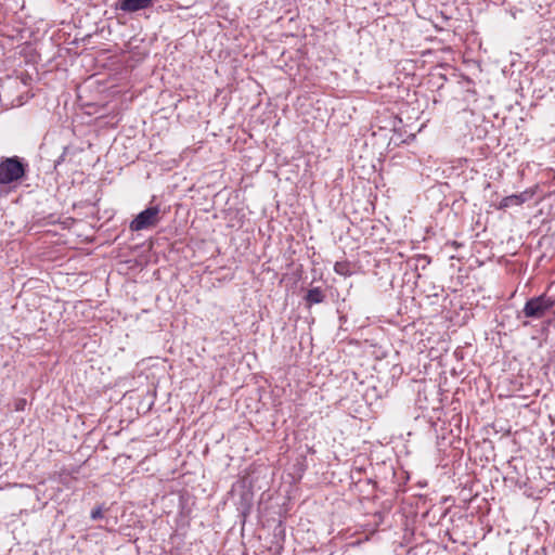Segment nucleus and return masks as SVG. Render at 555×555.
Listing matches in <instances>:
<instances>
[{
	"mask_svg": "<svg viewBox=\"0 0 555 555\" xmlns=\"http://www.w3.org/2000/svg\"><path fill=\"white\" fill-rule=\"evenodd\" d=\"M334 271L343 276L351 275L350 264L347 261H337L334 264Z\"/></svg>",
	"mask_w": 555,
	"mask_h": 555,
	"instance_id": "obj_7",
	"label": "nucleus"
},
{
	"mask_svg": "<svg viewBox=\"0 0 555 555\" xmlns=\"http://www.w3.org/2000/svg\"><path fill=\"white\" fill-rule=\"evenodd\" d=\"M26 172V165L14 157H7L0 160V184H11L21 180Z\"/></svg>",
	"mask_w": 555,
	"mask_h": 555,
	"instance_id": "obj_1",
	"label": "nucleus"
},
{
	"mask_svg": "<svg viewBox=\"0 0 555 555\" xmlns=\"http://www.w3.org/2000/svg\"><path fill=\"white\" fill-rule=\"evenodd\" d=\"M555 306V299L545 294L529 299L522 313L526 318L541 319Z\"/></svg>",
	"mask_w": 555,
	"mask_h": 555,
	"instance_id": "obj_2",
	"label": "nucleus"
},
{
	"mask_svg": "<svg viewBox=\"0 0 555 555\" xmlns=\"http://www.w3.org/2000/svg\"><path fill=\"white\" fill-rule=\"evenodd\" d=\"M531 197V194L528 192H522L519 194H513L509 196H505L499 204V209H505L511 206H520L525 202H527Z\"/></svg>",
	"mask_w": 555,
	"mask_h": 555,
	"instance_id": "obj_4",
	"label": "nucleus"
},
{
	"mask_svg": "<svg viewBox=\"0 0 555 555\" xmlns=\"http://www.w3.org/2000/svg\"><path fill=\"white\" fill-rule=\"evenodd\" d=\"M159 212L157 206L146 208L130 222V230L138 232L156 227L160 220Z\"/></svg>",
	"mask_w": 555,
	"mask_h": 555,
	"instance_id": "obj_3",
	"label": "nucleus"
},
{
	"mask_svg": "<svg viewBox=\"0 0 555 555\" xmlns=\"http://www.w3.org/2000/svg\"><path fill=\"white\" fill-rule=\"evenodd\" d=\"M102 517H103V509H102V507H101V506H99V507H96V508L92 509V512H91V518H92L93 520L100 519V518H102Z\"/></svg>",
	"mask_w": 555,
	"mask_h": 555,
	"instance_id": "obj_8",
	"label": "nucleus"
},
{
	"mask_svg": "<svg viewBox=\"0 0 555 555\" xmlns=\"http://www.w3.org/2000/svg\"><path fill=\"white\" fill-rule=\"evenodd\" d=\"M26 404V401L25 400H21L17 404H16V410H23L24 406Z\"/></svg>",
	"mask_w": 555,
	"mask_h": 555,
	"instance_id": "obj_9",
	"label": "nucleus"
},
{
	"mask_svg": "<svg viewBox=\"0 0 555 555\" xmlns=\"http://www.w3.org/2000/svg\"><path fill=\"white\" fill-rule=\"evenodd\" d=\"M325 298L324 293L319 287H313L308 291L305 299L308 304V306L314 305V304H321Z\"/></svg>",
	"mask_w": 555,
	"mask_h": 555,
	"instance_id": "obj_6",
	"label": "nucleus"
},
{
	"mask_svg": "<svg viewBox=\"0 0 555 555\" xmlns=\"http://www.w3.org/2000/svg\"><path fill=\"white\" fill-rule=\"evenodd\" d=\"M152 0H122L118 3V9L124 12H137L149 8Z\"/></svg>",
	"mask_w": 555,
	"mask_h": 555,
	"instance_id": "obj_5",
	"label": "nucleus"
}]
</instances>
